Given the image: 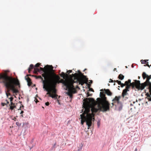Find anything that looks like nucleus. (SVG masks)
<instances>
[{
  "label": "nucleus",
  "instance_id": "nucleus-22",
  "mask_svg": "<svg viewBox=\"0 0 151 151\" xmlns=\"http://www.w3.org/2000/svg\"><path fill=\"white\" fill-rule=\"evenodd\" d=\"M40 64L39 63H37L35 65V67L37 68V67H39L40 66Z\"/></svg>",
  "mask_w": 151,
  "mask_h": 151
},
{
  "label": "nucleus",
  "instance_id": "nucleus-13",
  "mask_svg": "<svg viewBox=\"0 0 151 151\" xmlns=\"http://www.w3.org/2000/svg\"><path fill=\"white\" fill-rule=\"evenodd\" d=\"M10 106L9 109L11 110L14 109L15 108H16V106L15 104L13 102H11L10 104L9 105Z\"/></svg>",
  "mask_w": 151,
  "mask_h": 151
},
{
  "label": "nucleus",
  "instance_id": "nucleus-14",
  "mask_svg": "<svg viewBox=\"0 0 151 151\" xmlns=\"http://www.w3.org/2000/svg\"><path fill=\"white\" fill-rule=\"evenodd\" d=\"M131 80L130 79H129L127 81L125 82V84H126V86H129V88H130L131 86H132V83H131Z\"/></svg>",
  "mask_w": 151,
  "mask_h": 151
},
{
  "label": "nucleus",
  "instance_id": "nucleus-17",
  "mask_svg": "<svg viewBox=\"0 0 151 151\" xmlns=\"http://www.w3.org/2000/svg\"><path fill=\"white\" fill-rule=\"evenodd\" d=\"M34 68V65L33 64H31L30 65L28 69V72L29 73H30V72L31 71V70L33 69Z\"/></svg>",
  "mask_w": 151,
  "mask_h": 151
},
{
  "label": "nucleus",
  "instance_id": "nucleus-36",
  "mask_svg": "<svg viewBox=\"0 0 151 151\" xmlns=\"http://www.w3.org/2000/svg\"><path fill=\"white\" fill-rule=\"evenodd\" d=\"M87 97L89 96H90V95H89V93L88 92L87 93Z\"/></svg>",
  "mask_w": 151,
  "mask_h": 151
},
{
  "label": "nucleus",
  "instance_id": "nucleus-31",
  "mask_svg": "<svg viewBox=\"0 0 151 151\" xmlns=\"http://www.w3.org/2000/svg\"><path fill=\"white\" fill-rule=\"evenodd\" d=\"M72 72V70H69L67 72L68 73V74H69V73H71Z\"/></svg>",
  "mask_w": 151,
  "mask_h": 151
},
{
  "label": "nucleus",
  "instance_id": "nucleus-41",
  "mask_svg": "<svg viewBox=\"0 0 151 151\" xmlns=\"http://www.w3.org/2000/svg\"><path fill=\"white\" fill-rule=\"evenodd\" d=\"M115 103L114 102H112V103H111V104L112 105V106H113L114 105V103Z\"/></svg>",
  "mask_w": 151,
  "mask_h": 151
},
{
  "label": "nucleus",
  "instance_id": "nucleus-7",
  "mask_svg": "<svg viewBox=\"0 0 151 151\" xmlns=\"http://www.w3.org/2000/svg\"><path fill=\"white\" fill-rule=\"evenodd\" d=\"M53 69V67L52 65H47L44 68L40 67V72L42 71L43 73L42 76L44 78H48L49 79L53 72H52Z\"/></svg>",
  "mask_w": 151,
  "mask_h": 151
},
{
  "label": "nucleus",
  "instance_id": "nucleus-37",
  "mask_svg": "<svg viewBox=\"0 0 151 151\" xmlns=\"http://www.w3.org/2000/svg\"><path fill=\"white\" fill-rule=\"evenodd\" d=\"M6 94L7 96H8V95H10V94L9 93H6Z\"/></svg>",
  "mask_w": 151,
  "mask_h": 151
},
{
  "label": "nucleus",
  "instance_id": "nucleus-5",
  "mask_svg": "<svg viewBox=\"0 0 151 151\" xmlns=\"http://www.w3.org/2000/svg\"><path fill=\"white\" fill-rule=\"evenodd\" d=\"M78 73H76L69 75L70 78L72 79L73 80L74 82V83L77 84L76 88H78V83L82 86L85 83H86L88 81V79L86 78V76L84 75L79 70H78Z\"/></svg>",
  "mask_w": 151,
  "mask_h": 151
},
{
  "label": "nucleus",
  "instance_id": "nucleus-9",
  "mask_svg": "<svg viewBox=\"0 0 151 151\" xmlns=\"http://www.w3.org/2000/svg\"><path fill=\"white\" fill-rule=\"evenodd\" d=\"M104 91L105 93L106 94L108 95L109 96H111L112 95V93L111 92L109 89H102L100 90L101 91Z\"/></svg>",
  "mask_w": 151,
  "mask_h": 151
},
{
  "label": "nucleus",
  "instance_id": "nucleus-49",
  "mask_svg": "<svg viewBox=\"0 0 151 151\" xmlns=\"http://www.w3.org/2000/svg\"><path fill=\"white\" fill-rule=\"evenodd\" d=\"M88 86H90V85H88Z\"/></svg>",
  "mask_w": 151,
  "mask_h": 151
},
{
  "label": "nucleus",
  "instance_id": "nucleus-23",
  "mask_svg": "<svg viewBox=\"0 0 151 151\" xmlns=\"http://www.w3.org/2000/svg\"><path fill=\"white\" fill-rule=\"evenodd\" d=\"M56 143H55L52 146V149H55L56 147Z\"/></svg>",
  "mask_w": 151,
  "mask_h": 151
},
{
  "label": "nucleus",
  "instance_id": "nucleus-4",
  "mask_svg": "<svg viewBox=\"0 0 151 151\" xmlns=\"http://www.w3.org/2000/svg\"><path fill=\"white\" fill-rule=\"evenodd\" d=\"M100 96L101 99H100L98 101V108H95L94 106L92 107L91 111L92 112L96 113L99 110L106 111L109 110L110 104L106 100V97L105 94L103 92H101Z\"/></svg>",
  "mask_w": 151,
  "mask_h": 151
},
{
  "label": "nucleus",
  "instance_id": "nucleus-6",
  "mask_svg": "<svg viewBox=\"0 0 151 151\" xmlns=\"http://www.w3.org/2000/svg\"><path fill=\"white\" fill-rule=\"evenodd\" d=\"M146 78L147 79L145 82L142 84L140 83V81L134 80V82H133V88L135 86L138 90H142L145 86H148V89H151V82L149 81L150 79H151V75L149 76Z\"/></svg>",
  "mask_w": 151,
  "mask_h": 151
},
{
  "label": "nucleus",
  "instance_id": "nucleus-34",
  "mask_svg": "<svg viewBox=\"0 0 151 151\" xmlns=\"http://www.w3.org/2000/svg\"><path fill=\"white\" fill-rule=\"evenodd\" d=\"M6 105L7 104L9 103V102L7 100H6Z\"/></svg>",
  "mask_w": 151,
  "mask_h": 151
},
{
  "label": "nucleus",
  "instance_id": "nucleus-48",
  "mask_svg": "<svg viewBox=\"0 0 151 151\" xmlns=\"http://www.w3.org/2000/svg\"><path fill=\"white\" fill-rule=\"evenodd\" d=\"M140 78V77H139V76L138 77L139 79Z\"/></svg>",
  "mask_w": 151,
  "mask_h": 151
},
{
  "label": "nucleus",
  "instance_id": "nucleus-38",
  "mask_svg": "<svg viewBox=\"0 0 151 151\" xmlns=\"http://www.w3.org/2000/svg\"><path fill=\"white\" fill-rule=\"evenodd\" d=\"M97 125H98V127H99V125H100V123H99V122H98Z\"/></svg>",
  "mask_w": 151,
  "mask_h": 151
},
{
  "label": "nucleus",
  "instance_id": "nucleus-35",
  "mask_svg": "<svg viewBox=\"0 0 151 151\" xmlns=\"http://www.w3.org/2000/svg\"><path fill=\"white\" fill-rule=\"evenodd\" d=\"M118 81H119L118 80H114V82H116L117 83L118 82Z\"/></svg>",
  "mask_w": 151,
  "mask_h": 151
},
{
  "label": "nucleus",
  "instance_id": "nucleus-8",
  "mask_svg": "<svg viewBox=\"0 0 151 151\" xmlns=\"http://www.w3.org/2000/svg\"><path fill=\"white\" fill-rule=\"evenodd\" d=\"M36 79L40 78L41 79L43 84V88H45L46 91L48 92L49 88L50 86L49 83V79L48 78H44L43 79L42 77L41 76H35Z\"/></svg>",
  "mask_w": 151,
  "mask_h": 151
},
{
  "label": "nucleus",
  "instance_id": "nucleus-51",
  "mask_svg": "<svg viewBox=\"0 0 151 151\" xmlns=\"http://www.w3.org/2000/svg\"><path fill=\"white\" fill-rule=\"evenodd\" d=\"M131 67H132V64L131 65Z\"/></svg>",
  "mask_w": 151,
  "mask_h": 151
},
{
  "label": "nucleus",
  "instance_id": "nucleus-24",
  "mask_svg": "<svg viewBox=\"0 0 151 151\" xmlns=\"http://www.w3.org/2000/svg\"><path fill=\"white\" fill-rule=\"evenodd\" d=\"M82 146H81L80 147H78V149L77 151H81L82 149Z\"/></svg>",
  "mask_w": 151,
  "mask_h": 151
},
{
  "label": "nucleus",
  "instance_id": "nucleus-21",
  "mask_svg": "<svg viewBox=\"0 0 151 151\" xmlns=\"http://www.w3.org/2000/svg\"><path fill=\"white\" fill-rule=\"evenodd\" d=\"M38 72H40L39 69L37 68H34V72L35 73H37Z\"/></svg>",
  "mask_w": 151,
  "mask_h": 151
},
{
  "label": "nucleus",
  "instance_id": "nucleus-27",
  "mask_svg": "<svg viewBox=\"0 0 151 151\" xmlns=\"http://www.w3.org/2000/svg\"><path fill=\"white\" fill-rule=\"evenodd\" d=\"M1 104L2 106H4L5 105H6V103H1Z\"/></svg>",
  "mask_w": 151,
  "mask_h": 151
},
{
  "label": "nucleus",
  "instance_id": "nucleus-46",
  "mask_svg": "<svg viewBox=\"0 0 151 151\" xmlns=\"http://www.w3.org/2000/svg\"><path fill=\"white\" fill-rule=\"evenodd\" d=\"M137 151V149H136L135 150V151Z\"/></svg>",
  "mask_w": 151,
  "mask_h": 151
},
{
  "label": "nucleus",
  "instance_id": "nucleus-18",
  "mask_svg": "<svg viewBox=\"0 0 151 151\" xmlns=\"http://www.w3.org/2000/svg\"><path fill=\"white\" fill-rule=\"evenodd\" d=\"M118 78H119V79H120L122 80L124 79V76L123 75L121 74L119 75Z\"/></svg>",
  "mask_w": 151,
  "mask_h": 151
},
{
  "label": "nucleus",
  "instance_id": "nucleus-3",
  "mask_svg": "<svg viewBox=\"0 0 151 151\" xmlns=\"http://www.w3.org/2000/svg\"><path fill=\"white\" fill-rule=\"evenodd\" d=\"M2 80L1 83H3L7 89V91H11L13 93L19 92L18 89L20 88L19 80L17 78L8 76L4 73L0 74V80Z\"/></svg>",
  "mask_w": 151,
  "mask_h": 151
},
{
  "label": "nucleus",
  "instance_id": "nucleus-30",
  "mask_svg": "<svg viewBox=\"0 0 151 151\" xmlns=\"http://www.w3.org/2000/svg\"><path fill=\"white\" fill-rule=\"evenodd\" d=\"M109 82H114V81H113L112 79H110V81H109Z\"/></svg>",
  "mask_w": 151,
  "mask_h": 151
},
{
  "label": "nucleus",
  "instance_id": "nucleus-28",
  "mask_svg": "<svg viewBox=\"0 0 151 151\" xmlns=\"http://www.w3.org/2000/svg\"><path fill=\"white\" fill-rule=\"evenodd\" d=\"M45 105L47 106H49V102H47L45 103Z\"/></svg>",
  "mask_w": 151,
  "mask_h": 151
},
{
  "label": "nucleus",
  "instance_id": "nucleus-44",
  "mask_svg": "<svg viewBox=\"0 0 151 151\" xmlns=\"http://www.w3.org/2000/svg\"><path fill=\"white\" fill-rule=\"evenodd\" d=\"M21 107L20 106V107L19 108L18 110H19L20 109H21Z\"/></svg>",
  "mask_w": 151,
  "mask_h": 151
},
{
  "label": "nucleus",
  "instance_id": "nucleus-32",
  "mask_svg": "<svg viewBox=\"0 0 151 151\" xmlns=\"http://www.w3.org/2000/svg\"><path fill=\"white\" fill-rule=\"evenodd\" d=\"M35 102H36V103H37L38 101V100L36 98L35 99Z\"/></svg>",
  "mask_w": 151,
  "mask_h": 151
},
{
  "label": "nucleus",
  "instance_id": "nucleus-12",
  "mask_svg": "<svg viewBox=\"0 0 151 151\" xmlns=\"http://www.w3.org/2000/svg\"><path fill=\"white\" fill-rule=\"evenodd\" d=\"M150 93H146V95L147 96V98L150 101H151V89H149Z\"/></svg>",
  "mask_w": 151,
  "mask_h": 151
},
{
  "label": "nucleus",
  "instance_id": "nucleus-39",
  "mask_svg": "<svg viewBox=\"0 0 151 151\" xmlns=\"http://www.w3.org/2000/svg\"><path fill=\"white\" fill-rule=\"evenodd\" d=\"M24 113V111H21L20 113V114H22L23 113Z\"/></svg>",
  "mask_w": 151,
  "mask_h": 151
},
{
  "label": "nucleus",
  "instance_id": "nucleus-19",
  "mask_svg": "<svg viewBox=\"0 0 151 151\" xmlns=\"http://www.w3.org/2000/svg\"><path fill=\"white\" fill-rule=\"evenodd\" d=\"M148 60H141V63L142 64H146L147 63H148V62H147V61Z\"/></svg>",
  "mask_w": 151,
  "mask_h": 151
},
{
  "label": "nucleus",
  "instance_id": "nucleus-25",
  "mask_svg": "<svg viewBox=\"0 0 151 151\" xmlns=\"http://www.w3.org/2000/svg\"><path fill=\"white\" fill-rule=\"evenodd\" d=\"M125 86H126V84H125V83H122L121 85V86L122 87H123Z\"/></svg>",
  "mask_w": 151,
  "mask_h": 151
},
{
  "label": "nucleus",
  "instance_id": "nucleus-26",
  "mask_svg": "<svg viewBox=\"0 0 151 151\" xmlns=\"http://www.w3.org/2000/svg\"><path fill=\"white\" fill-rule=\"evenodd\" d=\"M13 98L12 97H11L10 98H9V99L10 100V101L11 102H13L12 101L13 100Z\"/></svg>",
  "mask_w": 151,
  "mask_h": 151
},
{
  "label": "nucleus",
  "instance_id": "nucleus-10",
  "mask_svg": "<svg viewBox=\"0 0 151 151\" xmlns=\"http://www.w3.org/2000/svg\"><path fill=\"white\" fill-rule=\"evenodd\" d=\"M129 86H126L125 89L123 90L122 93V96L123 97H124L125 95H127V91H129Z\"/></svg>",
  "mask_w": 151,
  "mask_h": 151
},
{
  "label": "nucleus",
  "instance_id": "nucleus-33",
  "mask_svg": "<svg viewBox=\"0 0 151 151\" xmlns=\"http://www.w3.org/2000/svg\"><path fill=\"white\" fill-rule=\"evenodd\" d=\"M89 90L91 91H94L93 90L92 88H90Z\"/></svg>",
  "mask_w": 151,
  "mask_h": 151
},
{
  "label": "nucleus",
  "instance_id": "nucleus-1",
  "mask_svg": "<svg viewBox=\"0 0 151 151\" xmlns=\"http://www.w3.org/2000/svg\"><path fill=\"white\" fill-rule=\"evenodd\" d=\"M49 81L50 86L48 92L47 94H49V96L52 98L58 99V95L56 94L57 90L56 87L57 84L60 83H62L66 86L68 90L67 94L71 98L72 96V93H74L76 92L73 85L74 82L72 79L70 78V81L69 82L64 81L63 79L60 80L59 76L53 72L49 79Z\"/></svg>",
  "mask_w": 151,
  "mask_h": 151
},
{
  "label": "nucleus",
  "instance_id": "nucleus-42",
  "mask_svg": "<svg viewBox=\"0 0 151 151\" xmlns=\"http://www.w3.org/2000/svg\"><path fill=\"white\" fill-rule=\"evenodd\" d=\"M16 124H17V125H19V123H18V122H16Z\"/></svg>",
  "mask_w": 151,
  "mask_h": 151
},
{
  "label": "nucleus",
  "instance_id": "nucleus-2",
  "mask_svg": "<svg viewBox=\"0 0 151 151\" xmlns=\"http://www.w3.org/2000/svg\"><path fill=\"white\" fill-rule=\"evenodd\" d=\"M84 100V102L83 104V106L85 110L83 114L80 115L81 119V123L82 125H83L86 122V124L89 128L91 125L92 121H93L95 120V114L93 113L95 112L92 111L91 114L89 113L91 108V104L93 102L94 99L93 98H86Z\"/></svg>",
  "mask_w": 151,
  "mask_h": 151
},
{
  "label": "nucleus",
  "instance_id": "nucleus-43",
  "mask_svg": "<svg viewBox=\"0 0 151 151\" xmlns=\"http://www.w3.org/2000/svg\"><path fill=\"white\" fill-rule=\"evenodd\" d=\"M116 68H114V71H116Z\"/></svg>",
  "mask_w": 151,
  "mask_h": 151
},
{
  "label": "nucleus",
  "instance_id": "nucleus-52",
  "mask_svg": "<svg viewBox=\"0 0 151 151\" xmlns=\"http://www.w3.org/2000/svg\"><path fill=\"white\" fill-rule=\"evenodd\" d=\"M115 85V83H114V85Z\"/></svg>",
  "mask_w": 151,
  "mask_h": 151
},
{
  "label": "nucleus",
  "instance_id": "nucleus-29",
  "mask_svg": "<svg viewBox=\"0 0 151 151\" xmlns=\"http://www.w3.org/2000/svg\"><path fill=\"white\" fill-rule=\"evenodd\" d=\"M117 83L119 85H120L122 83L121 81H118V82Z\"/></svg>",
  "mask_w": 151,
  "mask_h": 151
},
{
  "label": "nucleus",
  "instance_id": "nucleus-45",
  "mask_svg": "<svg viewBox=\"0 0 151 151\" xmlns=\"http://www.w3.org/2000/svg\"><path fill=\"white\" fill-rule=\"evenodd\" d=\"M22 107H24V106H23L22 105Z\"/></svg>",
  "mask_w": 151,
  "mask_h": 151
},
{
  "label": "nucleus",
  "instance_id": "nucleus-50",
  "mask_svg": "<svg viewBox=\"0 0 151 151\" xmlns=\"http://www.w3.org/2000/svg\"><path fill=\"white\" fill-rule=\"evenodd\" d=\"M130 105H132V104H131Z\"/></svg>",
  "mask_w": 151,
  "mask_h": 151
},
{
  "label": "nucleus",
  "instance_id": "nucleus-20",
  "mask_svg": "<svg viewBox=\"0 0 151 151\" xmlns=\"http://www.w3.org/2000/svg\"><path fill=\"white\" fill-rule=\"evenodd\" d=\"M60 76L61 77H62L63 78H64L66 76H68V75L67 74L65 73L64 72H62L61 73Z\"/></svg>",
  "mask_w": 151,
  "mask_h": 151
},
{
  "label": "nucleus",
  "instance_id": "nucleus-47",
  "mask_svg": "<svg viewBox=\"0 0 151 151\" xmlns=\"http://www.w3.org/2000/svg\"><path fill=\"white\" fill-rule=\"evenodd\" d=\"M91 83H92V80H91Z\"/></svg>",
  "mask_w": 151,
  "mask_h": 151
},
{
  "label": "nucleus",
  "instance_id": "nucleus-15",
  "mask_svg": "<svg viewBox=\"0 0 151 151\" xmlns=\"http://www.w3.org/2000/svg\"><path fill=\"white\" fill-rule=\"evenodd\" d=\"M27 82L28 85L29 86H30L32 84V82H31V79L29 77H27L26 78Z\"/></svg>",
  "mask_w": 151,
  "mask_h": 151
},
{
  "label": "nucleus",
  "instance_id": "nucleus-11",
  "mask_svg": "<svg viewBox=\"0 0 151 151\" xmlns=\"http://www.w3.org/2000/svg\"><path fill=\"white\" fill-rule=\"evenodd\" d=\"M121 97V96H115V97L112 100V101L114 103H117V104H119V100Z\"/></svg>",
  "mask_w": 151,
  "mask_h": 151
},
{
  "label": "nucleus",
  "instance_id": "nucleus-16",
  "mask_svg": "<svg viewBox=\"0 0 151 151\" xmlns=\"http://www.w3.org/2000/svg\"><path fill=\"white\" fill-rule=\"evenodd\" d=\"M149 76H148L147 75L145 72H143L142 74V78L144 79H145L146 78Z\"/></svg>",
  "mask_w": 151,
  "mask_h": 151
},
{
  "label": "nucleus",
  "instance_id": "nucleus-40",
  "mask_svg": "<svg viewBox=\"0 0 151 151\" xmlns=\"http://www.w3.org/2000/svg\"><path fill=\"white\" fill-rule=\"evenodd\" d=\"M146 64H147V66H148V67H150V65H149V64H148V63H146Z\"/></svg>",
  "mask_w": 151,
  "mask_h": 151
}]
</instances>
